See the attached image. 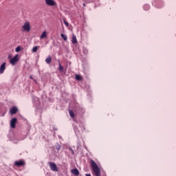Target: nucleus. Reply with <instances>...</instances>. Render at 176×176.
<instances>
[{"label":"nucleus","instance_id":"2eb2a0df","mask_svg":"<svg viewBox=\"0 0 176 176\" xmlns=\"http://www.w3.org/2000/svg\"><path fill=\"white\" fill-rule=\"evenodd\" d=\"M45 63H47V64H50V63H52V56H48L45 59Z\"/></svg>","mask_w":176,"mask_h":176},{"label":"nucleus","instance_id":"b1692460","mask_svg":"<svg viewBox=\"0 0 176 176\" xmlns=\"http://www.w3.org/2000/svg\"><path fill=\"white\" fill-rule=\"evenodd\" d=\"M21 50V47L20 46L17 47L16 49H15V52L16 53H19V52H20V50Z\"/></svg>","mask_w":176,"mask_h":176},{"label":"nucleus","instance_id":"aec40b11","mask_svg":"<svg viewBox=\"0 0 176 176\" xmlns=\"http://www.w3.org/2000/svg\"><path fill=\"white\" fill-rule=\"evenodd\" d=\"M74 130L76 134H78V133H80V130H79V128H78L77 126H74Z\"/></svg>","mask_w":176,"mask_h":176},{"label":"nucleus","instance_id":"a878e982","mask_svg":"<svg viewBox=\"0 0 176 176\" xmlns=\"http://www.w3.org/2000/svg\"><path fill=\"white\" fill-rule=\"evenodd\" d=\"M63 69H64V67H63V66H61V64L59 62V71H63Z\"/></svg>","mask_w":176,"mask_h":176},{"label":"nucleus","instance_id":"c756f323","mask_svg":"<svg viewBox=\"0 0 176 176\" xmlns=\"http://www.w3.org/2000/svg\"><path fill=\"white\" fill-rule=\"evenodd\" d=\"M30 79H34V78H32V76H30Z\"/></svg>","mask_w":176,"mask_h":176},{"label":"nucleus","instance_id":"6e6552de","mask_svg":"<svg viewBox=\"0 0 176 176\" xmlns=\"http://www.w3.org/2000/svg\"><path fill=\"white\" fill-rule=\"evenodd\" d=\"M45 5H47V6H56L57 3L54 0H45Z\"/></svg>","mask_w":176,"mask_h":176},{"label":"nucleus","instance_id":"bb28decb","mask_svg":"<svg viewBox=\"0 0 176 176\" xmlns=\"http://www.w3.org/2000/svg\"><path fill=\"white\" fill-rule=\"evenodd\" d=\"M69 151H70L72 155H75V152L74 151V150L72 149V148H69Z\"/></svg>","mask_w":176,"mask_h":176},{"label":"nucleus","instance_id":"cd10ccee","mask_svg":"<svg viewBox=\"0 0 176 176\" xmlns=\"http://www.w3.org/2000/svg\"><path fill=\"white\" fill-rule=\"evenodd\" d=\"M63 23L65 24V25H66V27H68L69 25V23H68V22L65 21V20L63 21Z\"/></svg>","mask_w":176,"mask_h":176},{"label":"nucleus","instance_id":"6ab92c4d","mask_svg":"<svg viewBox=\"0 0 176 176\" xmlns=\"http://www.w3.org/2000/svg\"><path fill=\"white\" fill-rule=\"evenodd\" d=\"M143 9H144V10H149V9H150L149 5L145 4V5L143 6Z\"/></svg>","mask_w":176,"mask_h":176},{"label":"nucleus","instance_id":"f3484780","mask_svg":"<svg viewBox=\"0 0 176 176\" xmlns=\"http://www.w3.org/2000/svg\"><path fill=\"white\" fill-rule=\"evenodd\" d=\"M55 148H56V151H58H58H60L61 149V144L57 143L55 146Z\"/></svg>","mask_w":176,"mask_h":176},{"label":"nucleus","instance_id":"0eeeda50","mask_svg":"<svg viewBox=\"0 0 176 176\" xmlns=\"http://www.w3.org/2000/svg\"><path fill=\"white\" fill-rule=\"evenodd\" d=\"M17 61H19V54H16L12 58H11L10 63L12 65H15Z\"/></svg>","mask_w":176,"mask_h":176},{"label":"nucleus","instance_id":"f03ea898","mask_svg":"<svg viewBox=\"0 0 176 176\" xmlns=\"http://www.w3.org/2000/svg\"><path fill=\"white\" fill-rule=\"evenodd\" d=\"M152 4L153 5V6H155V8L161 9V8H163L164 6V1L163 0H154L152 2Z\"/></svg>","mask_w":176,"mask_h":176},{"label":"nucleus","instance_id":"c85d7f7f","mask_svg":"<svg viewBox=\"0 0 176 176\" xmlns=\"http://www.w3.org/2000/svg\"><path fill=\"white\" fill-rule=\"evenodd\" d=\"M79 129H80L81 131H83L85 130V126H79Z\"/></svg>","mask_w":176,"mask_h":176},{"label":"nucleus","instance_id":"f8f14e48","mask_svg":"<svg viewBox=\"0 0 176 176\" xmlns=\"http://www.w3.org/2000/svg\"><path fill=\"white\" fill-rule=\"evenodd\" d=\"M72 43H73V45L78 43V40L76 39V36H75V34H73L72 36Z\"/></svg>","mask_w":176,"mask_h":176},{"label":"nucleus","instance_id":"a211bd4d","mask_svg":"<svg viewBox=\"0 0 176 176\" xmlns=\"http://www.w3.org/2000/svg\"><path fill=\"white\" fill-rule=\"evenodd\" d=\"M60 36L61 38H63V41H67L68 39V37L67 36V35L63 33L60 34Z\"/></svg>","mask_w":176,"mask_h":176},{"label":"nucleus","instance_id":"7ed1b4c3","mask_svg":"<svg viewBox=\"0 0 176 176\" xmlns=\"http://www.w3.org/2000/svg\"><path fill=\"white\" fill-rule=\"evenodd\" d=\"M32 102L34 107L38 109L39 106L41 105V101L39 100V98H38L36 96H32Z\"/></svg>","mask_w":176,"mask_h":176},{"label":"nucleus","instance_id":"20e7f679","mask_svg":"<svg viewBox=\"0 0 176 176\" xmlns=\"http://www.w3.org/2000/svg\"><path fill=\"white\" fill-rule=\"evenodd\" d=\"M22 28H23V31H26V32H30V31H31V26L30 25V22L25 23L24 25L22 26Z\"/></svg>","mask_w":176,"mask_h":176},{"label":"nucleus","instance_id":"4468645a","mask_svg":"<svg viewBox=\"0 0 176 176\" xmlns=\"http://www.w3.org/2000/svg\"><path fill=\"white\" fill-rule=\"evenodd\" d=\"M47 32L44 31L43 32L42 34L40 36L41 39H43L44 38H47Z\"/></svg>","mask_w":176,"mask_h":176},{"label":"nucleus","instance_id":"ddd939ff","mask_svg":"<svg viewBox=\"0 0 176 176\" xmlns=\"http://www.w3.org/2000/svg\"><path fill=\"white\" fill-rule=\"evenodd\" d=\"M72 174H74V175H79V170L78 168H74L71 170Z\"/></svg>","mask_w":176,"mask_h":176},{"label":"nucleus","instance_id":"dca6fc26","mask_svg":"<svg viewBox=\"0 0 176 176\" xmlns=\"http://www.w3.org/2000/svg\"><path fill=\"white\" fill-rule=\"evenodd\" d=\"M38 49H39V46H34L32 50V53H36Z\"/></svg>","mask_w":176,"mask_h":176},{"label":"nucleus","instance_id":"f257e3e1","mask_svg":"<svg viewBox=\"0 0 176 176\" xmlns=\"http://www.w3.org/2000/svg\"><path fill=\"white\" fill-rule=\"evenodd\" d=\"M91 166L96 176H101V170L98 168V165L94 162V160H91L90 161Z\"/></svg>","mask_w":176,"mask_h":176},{"label":"nucleus","instance_id":"4be33fe9","mask_svg":"<svg viewBox=\"0 0 176 176\" xmlns=\"http://www.w3.org/2000/svg\"><path fill=\"white\" fill-rule=\"evenodd\" d=\"M69 113L71 118H75V114L74 113V111H73L69 110Z\"/></svg>","mask_w":176,"mask_h":176},{"label":"nucleus","instance_id":"2f4dec72","mask_svg":"<svg viewBox=\"0 0 176 176\" xmlns=\"http://www.w3.org/2000/svg\"><path fill=\"white\" fill-rule=\"evenodd\" d=\"M34 82H36V80H34Z\"/></svg>","mask_w":176,"mask_h":176},{"label":"nucleus","instance_id":"423d86ee","mask_svg":"<svg viewBox=\"0 0 176 176\" xmlns=\"http://www.w3.org/2000/svg\"><path fill=\"white\" fill-rule=\"evenodd\" d=\"M48 164L50 165V168L52 170V171H58L57 165H56L54 162H48Z\"/></svg>","mask_w":176,"mask_h":176},{"label":"nucleus","instance_id":"7c9ffc66","mask_svg":"<svg viewBox=\"0 0 176 176\" xmlns=\"http://www.w3.org/2000/svg\"><path fill=\"white\" fill-rule=\"evenodd\" d=\"M83 6H86V4L83 3Z\"/></svg>","mask_w":176,"mask_h":176},{"label":"nucleus","instance_id":"9d476101","mask_svg":"<svg viewBox=\"0 0 176 176\" xmlns=\"http://www.w3.org/2000/svg\"><path fill=\"white\" fill-rule=\"evenodd\" d=\"M5 69H6V63H3L0 66V75L5 72Z\"/></svg>","mask_w":176,"mask_h":176},{"label":"nucleus","instance_id":"393cba45","mask_svg":"<svg viewBox=\"0 0 176 176\" xmlns=\"http://www.w3.org/2000/svg\"><path fill=\"white\" fill-rule=\"evenodd\" d=\"M82 52L84 54H87L88 53L87 48H83Z\"/></svg>","mask_w":176,"mask_h":176},{"label":"nucleus","instance_id":"1a4fd4ad","mask_svg":"<svg viewBox=\"0 0 176 176\" xmlns=\"http://www.w3.org/2000/svg\"><path fill=\"white\" fill-rule=\"evenodd\" d=\"M17 123V118H14L10 121V127L12 129H16V124Z\"/></svg>","mask_w":176,"mask_h":176},{"label":"nucleus","instance_id":"39448f33","mask_svg":"<svg viewBox=\"0 0 176 176\" xmlns=\"http://www.w3.org/2000/svg\"><path fill=\"white\" fill-rule=\"evenodd\" d=\"M14 166L16 167H23V166H25V162L23 160L15 161Z\"/></svg>","mask_w":176,"mask_h":176},{"label":"nucleus","instance_id":"9b49d317","mask_svg":"<svg viewBox=\"0 0 176 176\" xmlns=\"http://www.w3.org/2000/svg\"><path fill=\"white\" fill-rule=\"evenodd\" d=\"M18 111H19V109H17L16 107H14L10 109V112L11 115H14V113H16Z\"/></svg>","mask_w":176,"mask_h":176},{"label":"nucleus","instance_id":"5701e85b","mask_svg":"<svg viewBox=\"0 0 176 176\" xmlns=\"http://www.w3.org/2000/svg\"><path fill=\"white\" fill-rule=\"evenodd\" d=\"M30 134V130H28L26 131V133L24 135V137L21 140H25L27 138V136Z\"/></svg>","mask_w":176,"mask_h":176},{"label":"nucleus","instance_id":"412c9836","mask_svg":"<svg viewBox=\"0 0 176 176\" xmlns=\"http://www.w3.org/2000/svg\"><path fill=\"white\" fill-rule=\"evenodd\" d=\"M76 80H82V76H80L79 74H76Z\"/></svg>","mask_w":176,"mask_h":176}]
</instances>
